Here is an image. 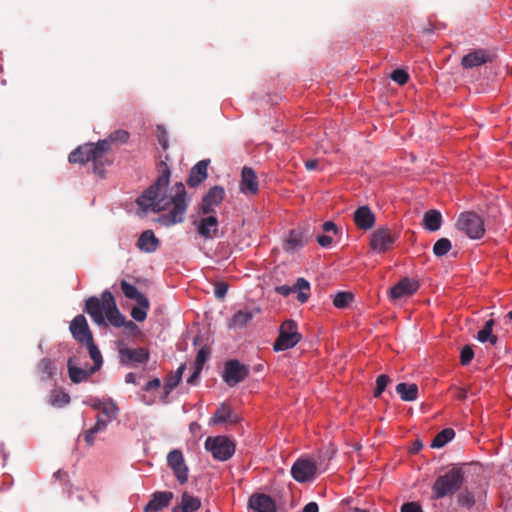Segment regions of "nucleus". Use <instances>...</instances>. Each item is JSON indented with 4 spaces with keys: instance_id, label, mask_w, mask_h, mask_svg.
I'll list each match as a JSON object with an SVG mask.
<instances>
[{
    "instance_id": "f257e3e1",
    "label": "nucleus",
    "mask_w": 512,
    "mask_h": 512,
    "mask_svg": "<svg viewBox=\"0 0 512 512\" xmlns=\"http://www.w3.org/2000/svg\"><path fill=\"white\" fill-rule=\"evenodd\" d=\"M169 156L165 155L157 166L159 176L138 198L137 205L146 215L148 212H161L169 210L158 218L164 226L181 223L187 210L186 190L183 183L178 182L168 189L170 182V168L167 164Z\"/></svg>"
},
{
    "instance_id": "f03ea898",
    "label": "nucleus",
    "mask_w": 512,
    "mask_h": 512,
    "mask_svg": "<svg viewBox=\"0 0 512 512\" xmlns=\"http://www.w3.org/2000/svg\"><path fill=\"white\" fill-rule=\"evenodd\" d=\"M84 311L92 318L97 325H106L105 319L114 327H124L129 333L138 331L133 321L126 320L119 311L114 296L109 290L101 294V299L95 296L89 297L85 302Z\"/></svg>"
},
{
    "instance_id": "7ed1b4c3",
    "label": "nucleus",
    "mask_w": 512,
    "mask_h": 512,
    "mask_svg": "<svg viewBox=\"0 0 512 512\" xmlns=\"http://www.w3.org/2000/svg\"><path fill=\"white\" fill-rule=\"evenodd\" d=\"M109 151V141L100 140L96 144L88 143L73 150L68 157L70 163L85 164L92 162L94 172L103 177V167L108 163L106 153Z\"/></svg>"
},
{
    "instance_id": "20e7f679",
    "label": "nucleus",
    "mask_w": 512,
    "mask_h": 512,
    "mask_svg": "<svg viewBox=\"0 0 512 512\" xmlns=\"http://www.w3.org/2000/svg\"><path fill=\"white\" fill-rule=\"evenodd\" d=\"M464 482V471L460 467H452L445 474L439 476L432 486V499L439 500L452 496Z\"/></svg>"
},
{
    "instance_id": "39448f33",
    "label": "nucleus",
    "mask_w": 512,
    "mask_h": 512,
    "mask_svg": "<svg viewBox=\"0 0 512 512\" xmlns=\"http://www.w3.org/2000/svg\"><path fill=\"white\" fill-rule=\"evenodd\" d=\"M456 228L465 233L470 239H480L485 233L483 219L472 211L463 212L459 215Z\"/></svg>"
},
{
    "instance_id": "423d86ee",
    "label": "nucleus",
    "mask_w": 512,
    "mask_h": 512,
    "mask_svg": "<svg viewBox=\"0 0 512 512\" xmlns=\"http://www.w3.org/2000/svg\"><path fill=\"white\" fill-rule=\"evenodd\" d=\"M302 336L297 331V324L294 320H286L280 326L279 336L274 342L275 351H284L294 347L301 340Z\"/></svg>"
},
{
    "instance_id": "0eeeda50",
    "label": "nucleus",
    "mask_w": 512,
    "mask_h": 512,
    "mask_svg": "<svg viewBox=\"0 0 512 512\" xmlns=\"http://www.w3.org/2000/svg\"><path fill=\"white\" fill-rule=\"evenodd\" d=\"M205 448L219 461L230 459L235 452L234 443L225 436L208 437Z\"/></svg>"
},
{
    "instance_id": "6e6552de",
    "label": "nucleus",
    "mask_w": 512,
    "mask_h": 512,
    "mask_svg": "<svg viewBox=\"0 0 512 512\" xmlns=\"http://www.w3.org/2000/svg\"><path fill=\"white\" fill-rule=\"evenodd\" d=\"M249 375V367L238 360H229L225 363L223 380L230 387L244 381Z\"/></svg>"
},
{
    "instance_id": "1a4fd4ad",
    "label": "nucleus",
    "mask_w": 512,
    "mask_h": 512,
    "mask_svg": "<svg viewBox=\"0 0 512 512\" xmlns=\"http://www.w3.org/2000/svg\"><path fill=\"white\" fill-rule=\"evenodd\" d=\"M317 466L311 459L300 458L291 468L292 477L299 483L311 481L315 478Z\"/></svg>"
},
{
    "instance_id": "9d476101",
    "label": "nucleus",
    "mask_w": 512,
    "mask_h": 512,
    "mask_svg": "<svg viewBox=\"0 0 512 512\" xmlns=\"http://www.w3.org/2000/svg\"><path fill=\"white\" fill-rule=\"evenodd\" d=\"M168 466L172 469L175 477L180 484H184L188 480V467L185 464L183 454L180 450L174 449L167 455Z\"/></svg>"
},
{
    "instance_id": "9b49d317",
    "label": "nucleus",
    "mask_w": 512,
    "mask_h": 512,
    "mask_svg": "<svg viewBox=\"0 0 512 512\" xmlns=\"http://www.w3.org/2000/svg\"><path fill=\"white\" fill-rule=\"evenodd\" d=\"M395 240L396 238L389 228L381 227L372 233L370 247L379 253H383L390 249Z\"/></svg>"
},
{
    "instance_id": "f8f14e48",
    "label": "nucleus",
    "mask_w": 512,
    "mask_h": 512,
    "mask_svg": "<svg viewBox=\"0 0 512 512\" xmlns=\"http://www.w3.org/2000/svg\"><path fill=\"white\" fill-rule=\"evenodd\" d=\"M150 353L147 348L139 347L131 349L128 347L119 348V358L123 365L146 363L149 360Z\"/></svg>"
},
{
    "instance_id": "ddd939ff",
    "label": "nucleus",
    "mask_w": 512,
    "mask_h": 512,
    "mask_svg": "<svg viewBox=\"0 0 512 512\" xmlns=\"http://www.w3.org/2000/svg\"><path fill=\"white\" fill-rule=\"evenodd\" d=\"M276 292L283 296H288L292 292H298V301L305 303L310 296V283L304 278H298L293 286L282 285L276 287Z\"/></svg>"
},
{
    "instance_id": "4468645a",
    "label": "nucleus",
    "mask_w": 512,
    "mask_h": 512,
    "mask_svg": "<svg viewBox=\"0 0 512 512\" xmlns=\"http://www.w3.org/2000/svg\"><path fill=\"white\" fill-rule=\"evenodd\" d=\"M70 332L75 340L84 344L93 339L92 332L89 329L86 318L79 314L70 323Z\"/></svg>"
},
{
    "instance_id": "2eb2a0df",
    "label": "nucleus",
    "mask_w": 512,
    "mask_h": 512,
    "mask_svg": "<svg viewBox=\"0 0 512 512\" xmlns=\"http://www.w3.org/2000/svg\"><path fill=\"white\" fill-rule=\"evenodd\" d=\"M225 190L221 186H214L209 189L203 197L200 210L203 214L214 212L215 206H218L224 199Z\"/></svg>"
},
{
    "instance_id": "dca6fc26",
    "label": "nucleus",
    "mask_w": 512,
    "mask_h": 512,
    "mask_svg": "<svg viewBox=\"0 0 512 512\" xmlns=\"http://www.w3.org/2000/svg\"><path fill=\"white\" fill-rule=\"evenodd\" d=\"M240 191L246 195H256L259 191V183L253 168L244 166L241 171Z\"/></svg>"
},
{
    "instance_id": "f3484780",
    "label": "nucleus",
    "mask_w": 512,
    "mask_h": 512,
    "mask_svg": "<svg viewBox=\"0 0 512 512\" xmlns=\"http://www.w3.org/2000/svg\"><path fill=\"white\" fill-rule=\"evenodd\" d=\"M250 512H276L274 500L263 493H255L248 501Z\"/></svg>"
},
{
    "instance_id": "a211bd4d",
    "label": "nucleus",
    "mask_w": 512,
    "mask_h": 512,
    "mask_svg": "<svg viewBox=\"0 0 512 512\" xmlns=\"http://www.w3.org/2000/svg\"><path fill=\"white\" fill-rule=\"evenodd\" d=\"M419 288V283L410 278H403L390 289L392 299H400L413 295Z\"/></svg>"
},
{
    "instance_id": "6ab92c4d",
    "label": "nucleus",
    "mask_w": 512,
    "mask_h": 512,
    "mask_svg": "<svg viewBox=\"0 0 512 512\" xmlns=\"http://www.w3.org/2000/svg\"><path fill=\"white\" fill-rule=\"evenodd\" d=\"M492 61V54L485 49H477L463 56L461 64L466 69H472Z\"/></svg>"
},
{
    "instance_id": "aec40b11",
    "label": "nucleus",
    "mask_w": 512,
    "mask_h": 512,
    "mask_svg": "<svg viewBox=\"0 0 512 512\" xmlns=\"http://www.w3.org/2000/svg\"><path fill=\"white\" fill-rule=\"evenodd\" d=\"M353 219L357 228L365 231L370 230L376 221L374 213L366 205L360 206L355 210Z\"/></svg>"
},
{
    "instance_id": "412c9836",
    "label": "nucleus",
    "mask_w": 512,
    "mask_h": 512,
    "mask_svg": "<svg viewBox=\"0 0 512 512\" xmlns=\"http://www.w3.org/2000/svg\"><path fill=\"white\" fill-rule=\"evenodd\" d=\"M173 498L174 494L170 491H157L145 505L144 512H158L167 507Z\"/></svg>"
},
{
    "instance_id": "4be33fe9",
    "label": "nucleus",
    "mask_w": 512,
    "mask_h": 512,
    "mask_svg": "<svg viewBox=\"0 0 512 512\" xmlns=\"http://www.w3.org/2000/svg\"><path fill=\"white\" fill-rule=\"evenodd\" d=\"M197 232L205 239L217 237L218 219L215 216H207L195 221Z\"/></svg>"
},
{
    "instance_id": "5701e85b",
    "label": "nucleus",
    "mask_w": 512,
    "mask_h": 512,
    "mask_svg": "<svg viewBox=\"0 0 512 512\" xmlns=\"http://www.w3.org/2000/svg\"><path fill=\"white\" fill-rule=\"evenodd\" d=\"M309 236L303 229H294L289 232L285 240L284 249L286 251H295L303 247L308 242Z\"/></svg>"
},
{
    "instance_id": "b1692460",
    "label": "nucleus",
    "mask_w": 512,
    "mask_h": 512,
    "mask_svg": "<svg viewBox=\"0 0 512 512\" xmlns=\"http://www.w3.org/2000/svg\"><path fill=\"white\" fill-rule=\"evenodd\" d=\"M209 165V160H201L196 165L191 168L187 184L190 187L198 186L202 181H204L207 176V168Z\"/></svg>"
},
{
    "instance_id": "393cba45",
    "label": "nucleus",
    "mask_w": 512,
    "mask_h": 512,
    "mask_svg": "<svg viewBox=\"0 0 512 512\" xmlns=\"http://www.w3.org/2000/svg\"><path fill=\"white\" fill-rule=\"evenodd\" d=\"M239 418L236 414L233 413L230 406L226 404H221L219 408L216 410L212 418L210 419L211 425L221 424V423H237Z\"/></svg>"
},
{
    "instance_id": "a878e982",
    "label": "nucleus",
    "mask_w": 512,
    "mask_h": 512,
    "mask_svg": "<svg viewBox=\"0 0 512 512\" xmlns=\"http://www.w3.org/2000/svg\"><path fill=\"white\" fill-rule=\"evenodd\" d=\"M159 244L160 241L152 230L143 231L137 241V247L146 253L155 252Z\"/></svg>"
},
{
    "instance_id": "bb28decb",
    "label": "nucleus",
    "mask_w": 512,
    "mask_h": 512,
    "mask_svg": "<svg viewBox=\"0 0 512 512\" xmlns=\"http://www.w3.org/2000/svg\"><path fill=\"white\" fill-rule=\"evenodd\" d=\"M201 507V501L198 497L192 496L188 492L181 495L180 504L172 509V512H195Z\"/></svg>"
},
{
    "instance_id": "cd10ccee",
    "label": "nucleus",
    "mask_w": 512,
    "mask_h": 512,
    "mask_svg": "<svg viewBox=\"0 0 512 512\" xmlns=\"http://www.w3.org/2000/svg\"><path fill=\"white\" fill-rule=\"evenodd\" d=\"M121 290L126 298L136 301L140 306H148V298L142 294L135 286L122 280L120 283Z\"/></svg>"
},
{
    "instance_id": "c85d7f7f",
    "label": "nucleus",
    "mask_w": 512,
    "mask_h": 512,
    "mask_svg": "<svg viewBox=\"0 0 512 512\" xmlns=\"http://www.w3.org/2000/svg\"><path fill=\"white\" fill-rule=\"evenodd\" d=\"M442 222L443 220L440 211L430 209L424 214L422 225L426 230L435 232L441 228Z\"/></svg>"
},
{
    "instance_id": "c756f323",
    "label": "nucleus",
    "mask_w": 512,
    "mask_h": 512,
    "mask_svg": "<svg viewBox=\"0 0 512 512\" xmlns=\"http://www.w3.org/2000/svg\"><path fill=\"white\" fill-rule=\"evenodd\" d=\"M68 372L69 377L73 383H81L85 380H87L90 375L94 374L95 372H91V368L89 370L78 368L73 364V359L69 358L68 363Z\"/></svg>"
},
{
    "instance_id": "7c9ffc66",
    "label": "nucleus",
    "mask_w": 512,
    "mask_h": 512,
    "mask_svg": "<svg viewBox=\"0 0 512 512\" xmlns=\"http://www.w3.org/2000/svg\"><path fill=\"white\" fill-rule=\"evenodd\" d=\"M396 392L403 401H414L418 397V386L401 382L396 386Z\"/></svg>"
},
{
    "instance_id": "2f4dec72",
    "label": "nucleus",
    "mask_w": 512,
    "mask_h": 512,
    "mask_svg": "<svg viewBox=\"0 0 512 512\" xmlns=\"http://www.w3.org/2000/svg\"><path fill=\"white\" fill-rule=\"evenodd\" d=\"M493 326V319L486 321L484 327L477 333V340L481 343L489 342L491 345H496L498 342V337L492 333Z\"/></svg>"
},
{
    "instance_id": "473e14b6",
    "label": "nucleus",
    "mask_w": 512,
    "mask_h": 512,
    "mask_svg": "<svg viewBox=\"0 0 512 512\" xmlns=\"http://www.w3.org/2000/svg\"><path fill=\"white\" fill-rule=\"evenodd\" d=\"M260 313L259 308H254L251 311L240 310L231 319L232 327H244L255 315Z\"/></svg>"
},
{
    "instance_id": "72a5a7b5",
    "label": "nucleus",
    "mask_w": 512,
    "mask_h": 512,
    "mask_svg": "<svg viewBox=\"0 0 512 512\" xmlns=\"http://www.w3.org/2000/svg\"><path fill=\"white\" fill-rule=\"evenodd\" d=\"M84 344L87 346L89 355H90L91 359L93 360V366L91 367V372H97L101 368L102 363H103L101 353H100L98 347L96 346V344L94 343L93 339L87 341Z\"/></svg>"
},
{
    "instance_id": "f704fd0d",
    "label": "nucleus",
    "mask_w": 512,
    "mask_h": 512,
    "mask_svg": "<svg viewBox=\"0 0 512 512\" xmlns=\"http://www.w3.org/2000/svg\"><path fill=\"white\" fill-rule=\"evenodd\" d=\"M455 436V432L452 428H445L439 432L431 442L432 448H442Z\"/></svg>"
},
{
    "instance_id": "c9c22d12",
    "label": "nucleus",
    "mask_w": 512,
    "mask_h": 512,
    "mask_svg": "<svg viewBox=\"0 0 512 512\" xmlns=\"http://www.w3.org/2000/svg\"><path fill=\"white\" fill-rule=\"evenodd\" d=\"M39 374L45 379L51 378L56 373V367L51 359L43 358L37 366Z\"/></svg>"
},
{
    "instance_id": "e433bc0d",
    "label": "nucleus",
    "mask_w": 512,
    "mask_h": 512,
    "mask_svg": "<svg viewBox=\"0 0 512 512\" xmlns=\"http://www.w3.org/2000/svg\"><path fill=\"white\" fill-rule=\"evenodd\" d=\"M101 413L106 417L108 421L111 422L117 418L119 414V408L113 400L107 399L105 400L104 405H102Z\"/></svg>"
},
{
    "instance_id": "4c0bfd02",
    "label": "nucleus",
    "mask_w": 512,
    "mask_h": 512,
    "mask_svg": "<svg viewBox=\"0 0 512 512\" xmlns=\"http://www.w3.org/2000/svg\"><path fill=\"white\" fill-rule=\"evenodd\" d=\"M70 402V396L63 390L55 389L51 392L50 403L53 406L63 407Z\"/></svg>"
},
{
    "instance_id": "58836bf2",
    "label": "nucleus",
    "mask_w": 512,
    "mask_h": 512,
    "mask_svg": "<svg viewBox=\"0 0 512 512\" xmlns=\"http://www.w3.org/2000/svg\"><path fill=\"white\" fill-rule=\"evenodd\" d=\"M452 248L451 241L448 238H440L433 246V253L437 257L446 255Z\"/></svg>"
},
{
    "instance_id": "ea45409f",
    "label": "nucleus",
    "mask_w": 512,
    "mask_h": 512,
    "mask_svg": "<svg viewBox=\"0 0 512 512\" xmlns=\"http://www.w3.org/2000/svg\"><path fill=\"white\" fill-rule=\"evenodd\" d=\"M353 300V295L350 292H338L334 299L333 304L336 308L342 309L348 306V304Z\"/></svg>"
},
{
    "instance_id": "a19ab883",
    "label": "nucleus",
    "mask_w": 512,
    "mask_h": 512,
    "mask_svg": "<svg viewBox=\"0 0 512 512\" xmlns=\"http://www.w3.org/2000/svg\"><path fill=\"white\" fill-rule=\"evenodd\" d=\"M457 502L459 506L470 509L475 504L474 494L468 490L462 491L458 494Z\"/></svg>"
},
{
    "instance_id": "79ce46f5",
    "label": "nucleus",
    "mask_w": 512,
    "mask_h": 512,
    "mask_svg": "<svg viewBox=\"0 0 512 512\" xmlns=\"http://www.w3.org/2000/svg\"><path fill=\"white\" fill-rule=\"evenodd\" d=\"M128 139H129V133L126 130H116L113 133H111L106 140L109 141V149H110L111 143L123 144V143H126Z\"/></svg>"
},
{
    "instance_id": "37998d69",
    "label": "nucleus",
    "mask_w": 512,
    "mask_h": 512,
    "mask_svg": "<svg viewBox=\"0 0 512 512\" xmlns=\"http://www.w3.org/2000/svg\"><path fill=\"white\" fill-rule=\"evenodd\" d=\"M209 355H210V349L206 346L202 347L196 355L194 367H196L197 370H202L204 364L206 363V361L209 358Z\"/></svg>"
},
{
    "instance_id": "c03bdc74",
    "label": "nucleus",
    "mask_w": 512,
    "mask_h": 512,
    "mask_svg": "<svg viewBox=\"0 0 512 512\" xmlns=\"http://www.w3.org/2000/svg\"><path fill=\"white\" fill-rule=\"evenodd\" d=\"M150 308V302L148 301V306L147 307H144V306H140L137 304V306L133 307L131 309V316L132 318L137 321V322H142L146 319L147 317V312Z\"/></svg>"
},
{
    "instance_id": "a18cd8bd",
    "label": "nucleus",
    "mask_w": 512,
    "mask_h": 512,
    "mask_svg": "<svg viewBox=\"0 0 512 512\" xmlns=\"http://www.w3.org/2000/svg\"><path fill=\"white\" fill-rule=\"evenodd\" d=\"M156 137L161 145L162 149L166 151L169 148V140L168 133L163 125H157L156 127Z\"/></svg>"
},
{
    "instance_id": "49530a36",
    "label": "nucleus",
    "mask_w": 512,
    "mask_h": 512,
    "mask_svg": "<svg viewBox=\"0 0 512 512\" xmlns=\"http://www.w3.org/2000/svg\"><path fill=\"white\" fill-rule=\"evenodd\" d=\"M390 382L389 376L385 374H381L376 379V388L374 391V396L379 397L382 392L386 389L388 383Z\"/></svg>"
},
{
    "instance_id": "de8ad7c7",
    "label": "nucleus",
    "mask_w": 512,
    "mask_h": 512,
    "mask_svg": "<svg viewBox=\"0 0 512 512\" xmlns=\"http://www.w3.org/2000/svg\"><path fill=\"white\" fill-rule=\"evenodd\" d=\"M390 77L399 85H405L409 80V74L403 69L394 70Z\"/></svg>"
},
{
    "instance_id": "09e8293b",
    "label": "nucleus",
    "mask_w": 512,
    "mask_h": 512,
    "mask_svg": "<svg viewBox=\"0 0 512 512\" xmlns=\"http://www.w3.org/2000/svg\"><path fill=\"white\" fill-rule=\"evenodd\" d=\"M474 357V351L470 345H466L462 348L460 353V363L463 366L468 365Z\"/></svg>"
},
{
    "instance_id": "8fccbe9b",
    "label": "nucleus",
    "mask_w": 512,
    "mask_h": 512,
    "mask_svg": "<svg viewBox=\"0 0 512 512\" xmlns=\"http://www.w3.org/2000/svg\"><path fill=\"white\" fill-rule=\"evenodd\" d=\"M180 381H181V379L179 378L178 375H175V374L169 375V377L167 378V381L164 385L165 393L169 394L174 388H176L178 386Z\"/></svg>"
},
{
    "instance_id": "3c124183",
    "label": "nucleus",
    "mask_w": 512,
    "mask_h": 512,
    "mask_svg": "<svg viewBox=\"0 0 512 512\" xmlns=\"http://www.w3.org/2000/svg\"><path fill=\"white\" fill-rule=\"evenodd\" d=\"M228 291V285L224 282H217L214 288V294L217 299H223Z\"/></svg>"
},
{
    "instance_id": "603ef678",
    "label": "nucleus",
    "mask_w": 512,
    "mask_h": 512,
    "mask_svg": "<svg viewBox=\"0 0 512 512\" xmlns=\"http://www.w3.org/2000/svg\"><path fill=\"white\" fill-rule=\"evenodd\" d=\"M401 512H423L421 506L416 502L404 503Z\"/></svg>"
},
{
    "instance_id": "864d4df0",
    "label": "nucleus",
    "mask_w": 512,
    "mask_h": 512,
    "mask_svg": "<svg viewBox=\"0 0 512 512\" xmlns=\"http://www.w3.org/2000/svg\"><path fill=\"white\" fill-rule=\"evenodd\" d=\"M110 421H108L107 419L104 420L102 419L100 416H97V419H96V423L94 424L93 427H91L94 431H96L97 433L99 432H102L106 429L107 427V424L109 423Z\"/></svg>"
},
{
    "instance_id": "5fc2aeb1",
    "label": "nucleus",
    "mask_w": 512,
    "mask_h": 512,
    "mask_svg": "<svg viewBox=\"0 0 512 512\" xmlns=\"http://www.w3.org/2000/svg\"><path fill=\"white\" fill-rule=\"evenodd\" d=\"M316 240L322 247H329L332 244V238L328 235H318Z\"/></svg>"
},
{
    "instance_id": "6e6d98bb",
    "label": "nucleus",
    "mask_w": 512,
    "mask_h": 512,
    "mask_svg": "<svg viewBox=\"0 0 512 512\" xmlns=\"http://www.w3.org/2000/svg\"><path fill=\"white\" fill-rule=\"evenodd\" d=\"M322 229L326 233L333 232L334 234H336L338 232L336 224L332 221H326L325 223H323Z\"/></svg>"
},
{
    "instance_id": "4d7b16f0",
    "label": "nucleus",
    "mask_w": 512,
    "mask_h": 512,
    "mask_svg": "<svg viewBox=\"0 0 512 512\" xmlns=\"http://www.w3.org/2000/svg\"><path fill=\"white\" fill-rule=\"evenodd\" d=\"M161 386V381L159 378H154L152 380H150L149 382H147L146 386H145V391H151V390H155V389H158L160 388Z\"/></svg>"
},
{
    "instance_id": "13d9d810",
    "label": "nucleus",
    "mask_w": 512,
    "mask_h": 512,
    "mask_svg": "<svg viewBox=\"0 0 512 512\" xmlns=\"http://www.w3.org/2000/svg\"><path fill=\"white\" fill-rule=\"evenodd\" d=\"M202 370H197L196 367H194V372L192 375L187 379V383L191 385H195L199 379L200 373Z\"/></svg>"
},
{
    "instance_id": "bf43d9fd",
    "label": "nucleus",
    "mask_w": 512,
    "mask_h": 512,
    "mask_svg": "<svg viewBox=\"0 0 512 512\" xmlns=\"http://www.w3.org/2000/svg\"><path fill=\"white\" fill-rule=\"evenodd\" d=\"M97 434L96 431H94L92 428H90L86 434H85V441L89 446H92L94 444V435Z\"/></svg>"
},
{
    "instance_id": "052dcab7",
    "label": "nucleus",
    "mask_w": 512,
    "mask_h": 512,
    "mask_svg": "<svg viewBox=\"0 0 512 512\" xmlns=\"http://www.w3.org/2000/svg\"><path fill=\"white\" fill-rule=\"evenodd\" d=\"M318 165H319V161L317 159H311V160L305 161V167L309 171L317 169Z\"/></svg>"
},
{
    "instance_id": "680f3d73",
    "label": "nucleus",
    "mask_w": 512,
    "mask_h": 512,
    "mask_svg": "<svg viewBox=\"0 0 512 512\" xmlns=\"http://www.w3.org/2000/svg\"><path fill=\"white\" fill-rule=\"evenodd\" d=\"M318 505L315 502H309L303 508V512H318Z\"/></svg>"
},
{
    "instance_id": "e2e57ef3",
    "label": "nucleus",
    "mask_w": 512,
    "mask_h": 512,
    "mask_svg": "<svg viewBox=\"0 0 512 512\" xmlns=\"http://www.w3.org/2000/svg\"><path fill=\"white\" fill-rule=\"evenodd\" d=\"M105 400H100L98 398H95L92 400L91 406L92 408L101 411L102 405H104Z\"/></svg>"
},
{
    "instance_id": "0e129e2a",
    "label": "nucleus",
    "mask_w": 512,
    "mask_h": 512,
    "mask_svg": "<svg viewBox=\"0 0 512 512\" xmlns=\"http://www.w3.org/2000/svg\"><path fill=\"white\" fill-rule=\"evenodd\" d=\"M422 447H423L422 442L419 440H416L411 447V453H417L418 451H420L422 449Z\"/></svg>"
},
{
    "instance_id": "69168bd1",
    "label": "nucleus",
    "mask_w": 512,
    "mask_h": 512,
    "mask_svg": "<svg viewBox=\"0 0 512 512\" xmlns=\"http://www.w3.org/2000/svg\"><path fill=\"white\" fill-rule=\"evenodd\" d=\"M125 382L129 384H136V376L134 373L130 372L125 376Z\"/></svg>"
},
{
    "instance_id": "338daca9",
    "label": "nucleus",
    "mask_w": 512,
    "mask_h": 512,
    "mask_svg": "<svg viewBox=\"0 0 512 512\" xmlns=\"http://www.w3.org/2000/svg\"><path fill=\"white\" fill-rule=\"evenodd\" d=\"M66 476H67L66 472H64L62 470H58L57 472L54 473V477L58 480H62Z\"/></svg>"
},
{
    "instance_id": "774afa93",
    "label": "nucleus",
    "mask_w": 512,
    "mask_h": 512,
    "mask_svg": "<svg viewBox=\"0 0 512 512\" xmlns=\"http://www.w3.org/2000/svg\"><path fill=\"white\" fill-rule=\"evenodd\" d=\"M185 368H186L185 364L180 365V367L177 369V371L174 374L178 375L179 378L181 379L182 378V374H183Z\"/></svg>"
}]
</instances>
